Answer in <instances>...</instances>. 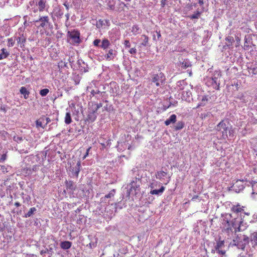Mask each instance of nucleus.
<instances>
[{"label":"nucleus","instance_id":"1","mask_svg":"<svg viewBox=\"0 0 257 257\" xmlns=\"http://www.w3.org/2000/svg\"><path fill=\"white\" fill-rule=\"evenodd\" d=\"M231 210L235 214H222L220 218L221 227L228 238L234 232L243 230L246 227L247 217L250 215V213L244 211V207L239 204L233 205Z\"/></svg>","mask_w":257,"mask_h":257},{"label":"nucleus","instance_id":"2","mask_svg":"<svg viewBox=\"0 0 257 257\" xmlns=\"http://www.w3.org/2000/svg\"><path fill=\"white\" fill-rule=\"evenodd\" d=\"M216 131L221 133L222 138L226 139L229 136L230 138L234 137V130L229 123L228 119L221 120L215 127Z\"/></svg>","mask_w":257,"mask_h":257},{"label":"nucleus","instance_id":"3","mask_svg":"<svg viewBox=\"0 0 257 257\" xmlns=\"http://www.w3.org/2000/svg\"><path fill=\"white\" fill-rule=\"evenodd\" d=\"M249 242V237L241 233L237 234L235 239L230 242L231 245L236 246L238 248L244 249L246 245Z\"/></svg>","mask_w":257,"mask_h":257},{"label":"nucleus","instance_id":"4","mask_svg":"<svg viewBox=\"0 0 257 257\" xmlns=\"http://www.w3.org/2000/svg\"><path fill=\"white\" fill-rule=\"evenodd\" d=\"M221 76L219 71H215L213 77H209L206 79V84L208 86H211L214 89L218 90L219 89L220 82L218 79Z\"/></svg>","mask_w":257,"mask_h":257},{"label":"nucleus","instance_id":"5","mask_svg":"<svg viewBox=\"0 0 257 257\" xmlns=\"http://www.w3.org/2000/svg\"><path fill=\"white\" fill-rule=\"evenodd\" d=\"M246 180H237L231 186L232 190L235 192H239L242 191L246 184Z\"/></svg>","mask_w":257,"mask_h":257},{"label":"nucleus","instance_id":"6","mask_svg":"<svg viewBox=\"0 0 257 257\" xmlns=\"http://www.w3.org/2000/svg\"><path fill=\"white\" fill-rule=\"evenodd\" d=\"M165 80V76L162 72L154 75L152 78V82L155 83L157 86L162 85Z\"/></svg>","mask_w":257,"mask_h":257},{"label":"nucleus","instance_id":"7","mask_svg":"<svg viewBox=\"0 0 257 257\" xmlns=\"http://www.w3.org/2000/svg\"><path fill=\"white\" fill-rule=\"evenodd\" d=\"M11 33V28L8 25H4L0 28V44L4 42V37L10 35Z\"/></svg>","mask_w":257,"mask_h":257},{"label":"nucleus","instance_id":"8","mask_svg":"<svg viewBox=\"0 0 257 257\" xmlns=\"http://www.w3.org/2000/svg\"><path fill=\"white\" fill-rule=\"evenodd\" d=\"M49 18L48 16H45L40 18L38 21L35 22V25L38 28L46 29L48 25Z\"/></svg>","mask_w":257,"mask_h":257},{"label":"nucleus","instance_id":"9","mask_svg":"<svg viewBox=\"0 0 257 257\" xmlns=\"http://www.w3.org/2000/svg\"><path fill=\"white\" fill-rule=\"evenodd\" d=\"M140 185L138 184L137 182L133 181L129 185L128 194L130 195L136 194L139 191Z\"/></svg>","mask_w":257,"mask_h":257},{"label":"nucleus","instance_id":"10","mask_svg":"<svg viewBox=\"0 0 257 257\" xmlns=\"http://www.w3.org/2000/svg\"><path fill=\"white\" fill-rule=\"evenodd\" d=\"M69 35L70 39H72V41L74 43H79L80 42V33L77 31H73L71 32H69Z\"/></svg>","mask_w":257,"mask_h":257},{"label":"nucleus","instance_id":"11","mask_svg":"<svg viewBox=\"0 0 257 257\" xmlns=\"http://www.w3.org/2000/svg\"><path fill=\"white\" fill-rule=\"evenodd\" d=\"M97 117V111L94 109H89L88 111V114L87 116V120L89 122H93L95 121Z\"/></svg>","mask_w":257,"mask_h":257},{"label":"nucleus","instance_id":"12","mask_svg":"<svg viewBox=\"0 0 257 257\" xmlns=\"http://www.w3.org/2000/svg\"><path fill=\"white\" fill-rule=\"evenodd\" d=\"M116 55V51L112 49H110L104 55V57L107 60L110 61L113 60L115 57Z\"/></svg>","mask_w":257,"mask_h":257},{"label":"nucleus","instance_id":"13","mask_svg":"<svg viewBox=\"0 0 257 257\" xmlns=\"http://www.w3.org/2000/svg\"><path fill=\"white\" fill-rule=\"evenodd\" d=\"M44 118L43 116L41 117L39 119L36 120V127L39 130L43 131L44 129L46 126L45 123V121L44 120Z\"/></svg>","mask_w":257,"mask_h":257},{"label":"nucleus","instance_id":"14","mask_svg":"<svg viewBox=\"0 0 257 257\" xmlns=\"http://www.w3.org/2000/svg\"><path fill=\"white\" fill-rule=\"evenodd\" d=\"M16 41L17 42L18 46L21 48L24 47L26 42V38L23 34H22L20 36H17Z\"/></svg>","mask_w":257,"mask_h":257},{"label":"nucleus","instance_id":"15","mask_svg":"<svg viewBox=\"0 0 257 257\" xmlns=\"http://www.w3.org/2000/svg\"><path fill=\"white\" fill-rule=\"evenodd\" d=\"M189 87L184 80L178 81L176 84V88L178 90H184Z\"/></svg>","mask_w":257,"mask_h":257},{"label":"nucleus","instance_id":"16","mask_svg":"<svg viewBox=\"0 0 257 257\" xmlns=\"http://www.w3.org/2000/svg\"><path fill=\"white\" fill-rule=\"evenodd\" d=\"M252 247H254L257 245V232H253L251 233L249 237Z\"/></svg>","mask_w":257,"mask_h":257},{"label":"nucleus","instance_id":"17","mask_svg":"<svg viewBox=\"0 0 257 257\" xmlns=\"http://www.w3.org/2000/svg\"><path fill=\"white\" fill-rule=\"evenodd\" d=\"M80 167H81V162L80 161H78L76 165L75 166V167H73L72 168V172L74 176L75 177H78L79 173L80 170Z\"/></svg>","mask_w":257,"mask_h":257},{"label":"nucleus","instance_id":"18","mask_svg":"<svg viewBox=\"0 0 257 257\" xmlns=\"http://www.w3.org/2000/svg\"><path fill=\"white\" fill-rule=\"evenodd\" d=\"M168 176L167 173L163 171H158L156 174V178L161 181L164 180Z\"/></svg>","mask_w":257,"mask_h":257},{"label":"nucleus","instance_id":"19","mask_svg":"<svg viewBox=\"0 0 257 257\" xmlns=\"http://www.w3.org/2000/svg\"><path fill=\"white\" fill-rule=\"evenodd\" d=\"M165 190V187L161 186V188L159 189H151L150 193L152 195H161Z\"/></svg>","mask_w":257,"mask_h":257},{"label":"nucleus","instance_id":"20","mask_svg":"<svg viewBox=\"0 0 257 257\" xmlns=\"http://www.w3.org/2000/svg\"><path fill=\"white\" fill-rule=\"evenodd\" d=\"M191 96V92L188 89L186 88L185 90H184L182 92V97L186 101H190V97Z\"/></svg>","mask_w":257,"mask_h":257},{"label":"nucleus","instance_id":"21","mask_svg":"<svg viewBox=\"0 0 257 257\" xmlns=\"http://www.w3.org/2000/svg\"><path fill=\"white\" fill-rule=\"evenodd\" d=\"M110 45V41L106 38H104L102 40L101 44L100 45L101 48L103 50L107 49Z\"/></svg>","mask_w":257,"mask_h":257},{"label":"nucleus","instance_id":"22","mask_svg":"<svg viewBox=\"0 0 257 257\" xmlns=\"http://www.w3.org/2000/svg\"><path fill=\"white\" fill-rule=\"evenodd\" d=\"M131 31L134 35H137L142 32V29L137 25H133L131 28Z\"/></svg>","mask_w":257,"mask_h":257},{"label":"nucleus","instance_id":"23","mask_svg":"<svg viewBox=\"0 0 257 257\" xmlns=\"http://www.w3.org/2000/svg\"><path fill=\"white\" fill-rule=\"evenodd\" d=\"M141 40L142 42L140 43V46L146 47L148 45L149 37L147 36L142 35L141 37Z\"/></svg>","mask_w":257,"mask_h":257},{"label":"nucleus","instance_id":"24","mask_svg":"<svg viewBox=\"0 0 257 257\" xmlns=\"http://www.w3.org/2000/svg\"><path fill=\"white\" fill-rule=\"evenodd\" d=\"M176 121V115L175 114H172L170 117L167 119L165 121L166 125H169L171 123H174Z\"/></svg>","mask_w":257,"mask_h":257},{"label":"nucleus","instance_id":"25","mask_svg":"<svg viewBox=\"0 0 257 257\" xmlns=\"http://www.w3.org/2000/svg\"><path fill=\"white\" fill-rule=\"evenodd\" d=\"M72 245V243L69 241H64L60 243V247L62 249L66 250L70 248Z\"/></svg>","mask_w":257,"mask_h":257},{"label":"nucleus","instance_id":"26","mask_svg":"<svg viewBox=\"0 0 257 257\" xmlns=\"http://www.w3.org/2000/svg\"><path fill=\"white\" fill-rule=\"evenodd\" d=\"M10 55V53L5 48H3L0 50V60L7 58Z\"/></svg>","mask_w":257,"mask_h":257},{"label":"nucleus","instance_id":"27","mask_svg":"<svg viewBox=\"0 0 257 257\" xmlns=\"http://www.w3.org/2000/svg\"><path fill=\"white\" fill-rule=\"evenodd\" d=\"M209 99V96L208 95H204L201 98V102L198 104L197 108L200 106H203L205 105Z\"/></svg>","mask_w":257,"mask_h":257},{"label":"nucleus","instance_id":"28","mask_svg":"<svg viewBox=\"0 0 257 257\" xmlns=\"http://www.w3.org/2000/svg\"><path fill=\"white\" fill-rule=\"evenodd\" d=\"M179 66L182 68L186 69L191 66V62L188 59H184L182 62H180Z\"/></svg>","mask_w":257,"mask_h":257},{"label":"nucleus","instance_id":"29","mask_svg":"<svg viewBox=\"0 0 257 257\" xmlns=\"http://www.w3.org/2000/svg\"><path fill=\"white\" fill-rule=\"evenodd\" d=\"M65 185L66 186V189L67 190H70L71 191H73L75 188V186L74 185L73 182L71 181H66Z\"/></svg>","mask_w":257,"mask_h":257},{"label":"nucleus","instance_id":"30","mask_svg":"<svg viewBox=\"0 0 257 257\" xmlns=\"http://www.w3.org/2000/svg\"><path fill=\"white\" fill-rule=\"evenodd\" d=\"M114 194V190L111 191L108 194L106 195L104 197L101 198V202H105V203H108V202L107 201V199L113 197Z\"/></svg>","mask_w":257,"mask_h":257},{"label":"nucleus","instance_id":"31","mask_svg":"<svg viewBox=\"0 0 257 257\" xmlns=\"http://www.w3.org/2000/svg\"><path fill=\"white\" fill-rule=\"evenodd\" d=\"M37 6L38 7L39 11H43L45 9L46 7V1H45L44 0H39L37 4Z\"/></svg>","mask_w":257,"mask_h":257},{"label":"nucleus","instance_id":"32","mask_svg":"<svg viewBox=\"0 0 257 257\" xmlns=\"http://www.w3.org/2000/svg\"><path fill=\"white\" fill-rule=\"evenodd\" d=\"M20 92L23 95L25 99H27L28 97V95L29 94V92L27 90L26 87H22L20 88Z\"/></svg>","mask_w":257,"mask_h":257},{"label":"nucleus","instance_id":"33","mask_svg":"<svg viewBox=\"0 0 257 257\" xmlns=\"http://www.w3.org/2000/svg\"><path fill=\"white\" fill-rule=\"evenodd\" d=\"M107 23L108 21L106 20H99L96 23V27L99 28L103 26L107 25Z\"/></svg>","mask_w":257,"mask_h":257},{"label":"nucleus","instance_id":"34","mask_svg":"<svg viewBox=\"0 0 257 257\" xmlns=\"http://www.w3.org/2000/svg\"><path fill=\"white\" fill-rule=\"evenodd\" d=\"M16 38L17 36L14 38L12 37L8 39V46L9 47H12L14 45L15 42L16 41Z\"/></svg>","mask_w":257,"mask_h":257},{"label":"nucleus","instance_id":"35","mask_svg":"<svg viewBox=\"0 0 257 257\" xmlns=\"http://www.w3.org/2000/svg\"><path fill=\"white\" fill-rule=\"evenodd\" d=\"M71 117L70 112H67L65 117V122L68 124L71 122Z\"/></svg>","mask_w":257,"mask_h":257},{"label":"nucleus","instance_id":"36","mask_svg":"<svg viewBox=\"0 0 257 257\" xmlns=\"http://www.w3.org/2000/svg\"><path fill=\"white\" fill-rule=\"evenodd\" d=\"M224 246V241H218L216 244L215 246V249L214 250L219 249V248H222Z\"/></svg>","mask_w":257,"mask_h":257},{"label":"nucleus","instance_id":"37","mask_svg":"<svg viewBox=\"0 0 257 257\" xmlns=\"http://www.w3.org/2000/svg\"><path fill=\"white\" fill-rule=\"evenodd\" d=\"M247 224H248V222L249 223H253V222H255L256 221H257V213L256 214H254L252 216V219H249V216L247 217Z\"/></svg>","mask_w":257,"mask_h":257},{"label":"nucleus","instance_id":"38","mask_svg":"<svg viewBox=\"0 0 257 257\" xmlns=\"http://www.w3.org/2000/svg\"><path fill=\"white\" fill-rule=\"evenodd\" d=\"M1 170L4 173H8L10 171L11 167L9 166L2 165L1 166Z\"/></svg>","mask_w":257,"mask_h":257},{"label":"nucleus","instance_id":"39","mask_svg":"<svg viewBox=\"0 0 257 257\" xmlns=\"http://www.w3.org/2000/svg\"><path fill=\"white\" fill-rule=\"evenodd\" d=\"M160 186L161 183L159 182H158L157 181H153L151 184L149 185V188L151 189H154L156 188H157V186Z\"/></svg>","mask_w":257,"mask_h":257},{"label":"nucleus","instance_id":"40","mask_svg":"<svg viewBox=\"0 0 257 257\" xmlns=\"http://www.w3.org/2000/svg\"><path fill=\"white\" fill-rule=\"evenodd\" d=\"M184 125V123L182 121H179L176 123V125L175 126V129L176 130H180L183 128Z\"/></svg>","mask_w":257,"mask_h":257},{"label":"nucleus","instance_id":"41","mask_svg":"<svg viewBox=\"0 0 257 257\" xmlns=\"http://www.w3.org/2000/svg\"><path fill=\"white\" fill-rule=\"evenodd\" d=\"M49 90L47 88H44L40 90V94L42 96H46L49 93Z\"/></svg>","mask_w":257,"mask_h":257},{"label":"nucleus","instance_id":"42","mask_svg":"<svg viewBox=\"0 0 257 257\" xmlns=\"http://www.w3.org/2000/svg\"><path fill=\"white\" fill-rule=\"evenodd\" d=\"M13 140L14 141L17 143H20L22 141H23V137L18 136H15L13 137Z\"/></svg>","mask_w":257,"mask_h":257},{"label":"nucleus","instance_id":"43","mask_svg":"<svg viewBox=\"0 0 257 257\" xmlns=\"http://www.w3.org/2000/svg\"><path fill=\"white\" fill-rule=\"evenodd\" d=\"M7 153L3 154L0 158V163L5 162L7 159Z\"/></svg>","mask_w":257,"mask_h":257},{"label":"nucleus","instance_id":"44","mask_svg":"<svg viewBox=\"0 0 257 257\" xmlns=\"http://www.w3.org/2000/svg\"><path fill=\"white\" fill-rule=\"evenodd\" d=\"M200 15V13L199 12H197L196 13L191 15L190 18L192 19H198L199 18Z\"/></svg>","mask_w":257,"mask_h":257},{"label":"nucleus","instance_id":"45","mask_svg":"<svg viewBox=\"0 0 257 257\" xmlns=\"http://www.w3.org/2000/svg\"><path fill=\"white\" fill-rule=\"evenodd\" d=\"M212 251H216L217 253L220 254L221 255L224 254L225 253V251L224 250L222 249V248H219V249H217L215 250H212Z\"/></svg>","mask_w":257,"mask_h":257},{"label":"nucleus","instance_id":"46","mask_svg":"<svg viewBox=\"0 0 257 257\" xmlns=\"http://www.w3.org/2000/svg\"><path fill=\"white\" fill-rule=\"evenodd\" d=\"M8 107L6 105H2L0 109L2 111L6 112L8 110Z\"/></svg>","mask_w":257,"mask_h":257},{"label":"nucleus","instance_id":"47","mask_svg":"<svg viewBox=\"0 0 257 257\" xmlns=\"http://www.w3.org/2000/svg\"><path fill=\"white\" fill-rule=\"evenodd\" d=\"M123 45L125 48H130L131 47V44L128 40H125L123 42Z\"/></svg>","mask_w":257,"mask_h":257},{"label":"nucleus","instance_id":"48","mask_svg":"<svg viewBox=\"0 0 257 257\" xmlns=\"http://www.w3.org/2000/svg\"><path fill=\"white\" fill-rule=\"evenodd\" d=\"M225 40L229 44H231L234 41L233 38L230 36L227 37Z\"/></svg>","mask_w":257,"mask_h":257},{"label":"nucleus","instance_id":"49","mask_svg":"<svg viewBox=\"0 0 257 257\" xmlns=\"http://www.w3.org/2000/svg\"><path fill=\"white\" fill-rule=\"evenodd\" d=\"M237 98H238L241 101L244 102L245 101V97L243 96L242 93H239L238 94Z\"/></svg>","mask_w":257,"mask_h":257},{"label":"nucleus","instance_id":"50","mask_svg":"<svg viewBox=\"0 0 257 257\" xmlns=\"http://www.w3.org/2000/svg\"><path fill=\"white\" fill-rule=\"evenodd\" d=\"M43 116V118H44V120L45 122V123L46 126L47 124L51 121V119H50V118H49L48 117H46L45 116Z\"/></svg>","mask_w":257,"mask_h":257},{"label":"nucleus","instance_id":"51","mask_svg":"<svg viewBox=\"0 0 257 257\" xmlns=\"http://www.w3.org/2000/svg\"><path fill=\"white\" fill-rule=\"evenodd\" d=\"M101 106V104H96L94 105L93 107L92 108L94 109L95 111H97V110Z\"/></svg>","mask_w":257,"mask_h":257},{"label":"nucleus","instance_id":"52","mask_svg":"<svg viewBox=\"0 0 257 257\" xmlns=\"http://www.w3.org/2000/svg\"><path fill=\"white\" fill-rule=\"evenodd\" d=\"M100 43V39H95L93 41V44L95 46H99Z\"/></svg>","mask_w":257,"mask_h":257},{"label":"nucleus","instance_id":"53","mask_svg":"<svg viewBox=\"0 0 257 257\" xmlns=\"http://www.w3.org/2000/svg\"><path fill=\"white\" fill-rule=\"evenodd\" d=\"M32 214V208H30L28 212L25 214L26 217H28L31 216Z\"/></svg>","mask_w":257,"mask_h":257},{"label":"nucleus","instance_id":"54","mask_svg":"<svg viewBox=\"0 0 257 257\" xmlns=\"http://www.w3.org/2000/svg\"><path fill=\"white\" fill-rule=\"evenodd\" d=\"M99 93H100V91L98 90H92L90 91V93L92 96H94L95 94Z\"/></svg>","mask_w":257,"mask_h":257},{"label":"nucleus","instance_id":"55","mask_svg":"<svg viewBox=\"0 0 257 257\" xmlns=\"http://www.w3.org/2000/svg\"><path fill=\"white\" fill-rule=\"evenodd\" d=\"M129 52L131 54H136L137 53V50L135 48H133L129 50Z\"/></svg>","mask_w":257,"mask_h":257},{"label":"nucleus","instance_id":"56","mask_svg":"<svg viewBox=\"0 0 257 257\" xmlns=\"http://www.w3.org/2000/svg\"><path fill=\"white\" fill-rule=\"evenodd\" d=\"M90 149H91V147H89V148H88L87 149L86 152L85 154L84 155V156L82 158L83 160H84L87 157V156L89 154V152Z\"/></svg>","mask_w":257,"mask_h":257},{"label":"nucleus","instance_id":"57","mask_svg":"<svg viewBox=\"0 0 257 257\" xmlns=\"http://www.w3.org/2000/svg\"><path fill=\"white\" fill-rule=\"evenodd\" d=\"M249 73H252V74H255L256 73V71L255 68L250 69L249 70Z\"/></svg>","mask_w":257,"mask_h":257},{"label":"nucleus","instance_id":"58","mask_svg":"<svg viewBox=\"0 0 257 257\" xmlns=\"http://www.w3.org/2000/svg\"><path fill=\"white\" fill-rule=\"evenodd\" d=\"M64 65V66H66V63H63L62 61H61V62H60L58 64V66L60 67V66H62V65Z\"/></svg>","mask_w":257,"mask_h":257},{"label":"nucleus","instance_id":"59","mask_svg":"<svg viewBox=\"0 0 257 257\" xmlns=\"http://www.w3.org/2000/svg\"><path fill=\"white\" fill-rule=\"evenodd\" d=\"M198 196H194V197L192 198L191 201H196V199H198Z\"/></svg>","mask_w":257,"mask_h":257},{"label":"nucleus","instance_id":"60","mask_svg":"<svg viewBox=\"0 0 257 257\" xmlns=\"http://www.w3.org/2000/svg\"><path fill=\"white\" fill-rule=\"evenodd\" d=\"M238 257H248L247 254L245 253V254H240L238 255Z\"/></svg>","mask_w":257,"mask_h":257},{"label":"nucleus","instance_id":"61","mask_svg":"<svg viewBox=\"0 0 257 257\" xmlns=\"http://www.w3.org/2000/svg\"><path fill=\"white\" fill-rule=\"evenodd\" d=\"M28 153L27 151H25L24 149L20 151V153Z\"/></svg>","mask_w":257,"mask_h":257},{"label":"nucleus","instance_id":"62","mask_svg":"<svg viewBox=\"0 0 257 257\" xmlns=\"http://www.w3.org/2000/svg\"><path fill=\"white\" fill-rule=\"evenodd\" d=\"M15 205L17 207L20 206L21 205L20 203L18 202H15Z\"/></svg>","mask_w":257,"mask_h":257},{"label":"nucleus","instance_id":"63","mask_svg":"<svg viewBox=\"0 0 257 257\" xmlns=\"http://www.w3.org/2000/svg\"><path fill=\"white\" fill-rule=\"evenodd\" d=\"M166 0H162L161 1V4L163 6H164L165 5V2Z\"/></svg>","mask_w":257,"mask_h":257},{"label":"nucleus","instance_id":"64","mask_svg":"<svg viewBox=\"0 0 257 257\" xmlns=\"http://www.w3.org/2000/svg\"><path fill=\"white\" fill-rule=\"evenodd\" d=\"M64 6L65 7L66 9L68 10L69 9V6L66 3L64 4Z\"/></svg>","mask_w":257,"mask_h":257}]
</instances>
